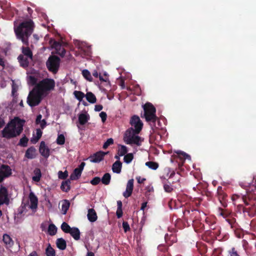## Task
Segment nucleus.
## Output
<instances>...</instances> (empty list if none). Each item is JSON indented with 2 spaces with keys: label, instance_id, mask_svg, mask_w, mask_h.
Returning a JSON list of instances; mask_svg holds the SVG:
<instances>
[{
  "label": "nucleus",
  "instance_id": "nucleus-1",
  "mask_svg": "<svg viewBox=\"0 0 256 256\" xmlns=\"http://www.w3.org/2000/svg\"><path fill=\"white\" fill-rule=\"evenodd\" d=\"M34 23L31 20L24 21L20 24L18 26L16 27L14 26V31L16 38L20 40L26 46L22 48V55L30 59L32 58V53L28 48V38L34 31Z\"/></svg>",
  "mask_w": 256,
  "mask_h": 256
},
{
  "label": "nucleus",
  "instance_id": "nucleus-2",
  "mask_svg": "<svg viewBox=\"0 0 256 256\" xmlns=\"http://www.w3.org/2000/svg\"><path fill=\"white\" fill-rule=\"evenodd\" d=\"M26 120L18 116L10 120L2 130V136L6 139H10L19 136L24 130Z\"/></svg>",
  "mask_w": 256,
  "mask_h": 256
},
{
  "label": "nucleus",
  "instance_id": "nucleus-3",
  "mask_svg": "<svg viewBox=\"0 0 256 256\" xmlns=\"http://www.w3.org/2000/svg\"><path fill=\"white\" fill-rule=\"evenodd\" d=\"M144 117L148 122H150L154 132L156 129H159L160 126V120L156 116V109L150 102H146L143 106Z\"/></svg>",
  "mask_w": 256,
  "mask_h": 256
},
{
  "label": "nucleus",
  "instance_id": "nucleus-4",
  "mask_svg": "<svg viewBox=\"0 0 256 256\" xmlns=\"http://www.w3.org/2000/svg\"><path fill=\"white\" fill-rule=\"evenodd\" d=\"M55 82L53 79L46 78L40 80L34 88L43 95L45 92L53 90Z\"/></svg>",
  "mask_w": 256,
  "mask_h": 256
},
{
  "label": "nucleus",
  "instance_id": "nucleus-5",
  "mask_svg": "<svg viewBox=\"0 0 256 256\" xmlns=\"http://www.w3.org/2000/svg\"><path fill=\"white\" fill-rule=\"evenodd\" d=\"M60 58L56 56L52 55L50 56L46 62V66L48 70L56 74L58 72L60 65Z\"/></svg>",
  "mask_w": 256,
  "mask_h": 256
},
{
  "label": "nucleus",
  "instance_id": "nucleus-6",
  "mask_svg": "<svg viewBox=\"0 0 256 256\" xmlns=\"http://www.w3.org/2000/svg\"><path fill=\"white\" fill-rule=\"evenodd\" d=\"M42 94L37 90H34L31 91L27 98V102L31 107H34L39 104L42 100Z\"/></svg>",
  "mask_w": 256,
  "mask_h": 256
},
{
  "label": "nucleus",
  "instance_id": "nucleus-7",
  "mask_svg": "<svg viewBox=\"0 0 256 256\" xmlns=\"http://www.w3.org/2000/svg\"><path fill=\"white\" fill-rule=\"evenodd\" d=\"M220 215L226 219V220L228 223L230 227L236 228L238 226V222L236 219L233 216L232 212L227 209L218 208Z\"/></svg>",
  "mask_w": 256,
  "mask_h": 256
},
{
  "label": "nucleus",
  "instance_id": "nucleus-8",
  "mask_svg": "<svg viewBox=\"0 0 256 256\" xmlns=\"http://www.w3.org/2000/svg\"><path fill=\"white\" fill-rule=\"evenodd\" d=\"M136 134L133 131L128 130L126 132V136L124 140L127 144H134L137 146L141 145V138L138 136H136Z\"/></svg>",
  "mask_w": 256,
  "mask_h": 256
},
{
  "label": "nucleus",
  "instance_id": "nucleus-9",
  "mask_svg": "<svg viewBox=\"0 0 256 256\" xmlns=\"http://www.w3.org/2000/svg\"><path fill=\"white\" fill-rule=\"evenodd\" d=\"M242 200L245 204L247 206H250L248 208L243 207L240 206L242 208L243 212L246 214H247L248 216L250 217H254L256 215V202H248L246 198L242 196Z\"/></svg>",
  "mask_w": 256,
  "mask_h": 256
},
{
  "label": "nucleus",
  "instance_id": "nucleus-10",
  "mask_svg": "<svg viewBox=\"0 0 256 256\" xmlns=\"http://www.w3.org/2000/svg\"><path fill=\"white\" fill-rule=\"evenodd\" d=\"M130 124L134 128V129L131 128V131H133L136 134H139L141 131L143 124L140 120V118L137 116H134L130 120Z\"/></svg>",
  "mask_w": 256,
  "mask_h": 256
},
{
  "label": "nucleus",
  "instance_id": "nucleus-11",
  "mask_svg": "<svg viewBox=\"0 0 256 256\" xmlns=\"http://www.w3.org/2000/svg\"><path fill=\"white\" fill-rule=\"evenodd\" d=\"M50 44L51 45L52 48L55 49L57 54L62 57L65 56L66 50L60 42L54 40H50Z\"/></svg>",
  "mask_w": 256,
  "mask_h": 256
},
{
  "label": "nucleus",
  "instance_id": "nucleus-12",
  "mask_svg": "<svg viewBox=\"0 0 256 256\" xmlns=\"http://www.w3.org/2000/svg\"><path fill=\"white\" fill-rule=\"evenodd\" d=\"M12 174V169L10 166L8 165L2 164L0 166V183L2 182L4 178L10 176Z\"/></svg>",
  "mask_w": 256,
  "mask_h": 256
},
{
  "label": "nucleus",
  "instance_id": "nucleus-13",
  "mask_svg": "<svg viewBox=\"0 0 256 256\" xmlns=\"http://www.w3.org/2000/svg\"><path fill=\"white\" fill-rule=\"evenodd\" d=\"M9 202L8 189L1 185L0 187V206L4 204H8Z\"/></svg>",
  "mask_w": 256,
  "mask_h": 256
},
{
  "label": "nucleus",
  "instance_id": "nucleus-14",
  "mask_svg": "<svg viewBox=\"0 0 256 256\" xmlns=\"http://www.w3.org/2000/svg\"><path fill=\"white\" fill-rule=\"evenodd\" d=\"M108 153V152H104L98 151L89 156L88 158L90 162L98 163L102 160L104 156Z\"/></svg>",
  "mask_w": 256,
  "mask_h": 256
},
{
  "label": "nucleus",
  "instance_id": "nucleus-15",
  "mask_svg": "<svg viewBox=\"0 0 256 256\" xmlns=\"http://www.w3.org/2000/svg\"><path fill=\"white\" fill-rule=\"evenodd\" d=\"M39 152L41 155L46 158L50 156V149L44 141L40 143Z\"/></svg>",
  "mask_w": 256,
  "mask_h": 256
},
{
  "label": "nucleus",
  "instance_id": "nucleus-16",
  "mask_svg": "<svg viewBox=\"0 0 256 256\" xmlns=\"http://www.w3.org/2000/svg\"><path fill=\"white\" fill-rule=\"evenodd\" d=\"M30 202V208L32 209H36L38 207V199L35 194L31 192L29 195Z\"/></svg>",
  "mask_w": 256,
  "mask_h": 256
},
{
  "label": "nucleus",
  "instance_id": "nucleus-17",
  "mask_svg": "<svg viewBox=\"0 0 256 256\" xmlns=\"http://www.w3.org/2000/svg\"><path fill=\"white\" fill-rule=\"evenodd\" d=\"M87 216L88 220L92 222H96L98 219L96 212L94 208L88 210Z\"/></svg>",
  "mask_w": 256,
  "mask_h": 256
},
{
  "label": "nucleus",
  "instance_id": "nucleus-18",
  "mask_svg": "<svg viewBox=\"0 0 256 256\" xmlns=\"http://www.w3.org/2000/svg\"><path fill=\"white\" fill-rule=\"evenodd\" d=\"M164 239L168 246H170L177 241L176 235L172 234L170 235L168 234H166Z\"/></svg>",
  "mask_w": 256,
  "mask_h": 256
},
{
  "label": "nucleus",
  "instance_id": "nucleus-19",
  "mask_svg": "<svg viewBox=\"0 0 256 256\" xmlns=\"http://www.w3.org/2000/svg\"><path fill=\"white\" fill-rule=\"evenodd\" d=\"M78 122L80 125L85 124L90 120V116L86 112L80 114L78 117Z\"/></svg>",
  "mask_w": 256,
  "mask_h": 256
},
{
  "label": "nucleus",
  "instance_id": "nucleus-20",
  "mask_svg": "<svg viewBox=\"0 0 256 256\" xmlns=\"http://www.w3.org/2000/svg\"><path fill=\"white\" fill-rule=\"evenodd\" d=\"M28 57L24 56L22 54H20L18 59L20 64V66L24 68H26L28 66L29 62Z\"/></svg>",
  "mask_w": 256,
  "mask_h": 256
},
{
  "label": "nucleus",
  "instance_id": "nucleus-21",
  "mask_svg": "<svg viewBox=\"0 0 256 256\" xmlns=\"http://www.w3.org/2000/svg\"><path fill=\"white\" fill-rule=\"evenodd\" d=\"M36 149L31 146L27 149L25 153V157L29 159H32L35 157Z\"/></svg>",
  "mask_w": 256,
  "mask_h": 256
},
{
  "label": "nucleus",
  "instance_id": "nucleus-22",
  "mask_svg": "<svg viewBox=\"0 0 256 256\" xmlns=\"http://www.w3.org/2000/svg\"><path fill=\"white\" fill-rule=\"evenodd\" d=\"M122 163L120 160H116L112 166V170L114 172L120 174L121 172Z\"/></svg>",
  "mask_w": 256,
  "mask_h": 256
},
{
  "label": "nucleus",
  "instance_id": "nucleus-23",
  "mask_svg": "<svg viewBox=\"0 0 256 256\" xmlns=\"http://www.w3.org/2000/svg\"><path fill=\"white\" fill-rule=\"evenodd\" d=\"M68 234H70L75 240H78L80 238V232L77 228H72V230H70V232H68Z\"/></svg>",
  "mask_w": 256,
  "mask_h": 256
},
{
  "label": "nucleus",
  "instance_id": "nucleus-24",
  "mask_svg": "<svg viewBox=\"0 0 256 256\" xmlns=\"http://www.w3.org/2000/svg\"><path fill=\"white\" fill-rule=\"evenodd\" d=\"M34 176H32V179L36 182H39L42 177L41 170L39 168H36L34 170Z\"/></svg>",
  "mask_w": 256,
  "mask_h": 256
},
{
  "label": "nucleus",
  "instance_id": "nucleus-25",
  "mask_svg": "<svg viewBox=\"0 0 256 256\" xmlns=\"http://www.w3.org/2000/svg\"><path fill=\"white\" fill-rule=\"evenodd\" d=\"M2 240L9 247H12L14 244V241L8 234H4L3 235Z\"/></svg>",
  "mask_w": 256,
  "mask_h": 256
},
{
  "label": "nucleus",
  "instance_id": "nucleus-26",
  "mask_svg": "<svg viewBox=\"0 0 256 256\" xmlns=\"http://www.w3.org/2000/svg\"><path fill=\"white\" fill-rule=\"evenodd\" d=\"M57 247L60 250H64L66 247V240L62 238H58L56 242Z\"/></svg>",
  "mask_w": 256,
  "mask_h": 256
},
{
  "label": "nucleus",
  "instance_id": "nucleus-27",
  "mask_svg": "<svg viewBox=\"0 0 256 256\" xmlns=\"http://www.w3.org/2000/svg\"><path fill=\"white\" fill-rule=\"evenodd\" d=\"M188 213L190 214V219L192 220V222H194L196 218V216L198 214H199V212L196 210H192L191 211L190 210H186L184 212V214H186Z\"/></svg>",
  "mask_w": 256,
  "mask_h": 256
},
{
  "label": "nucleus",
  "instance_id": "nucleus-28",
  "mask_svg": "<svg viewBox=\"0 0 256 256\" xmlns=\"http://www.w3.org/2000/svg\"><path fill=\"white\" fill-rule=\"evenodd\" d=\"M82 172L76 168L70 176V179L72 180H78L81 176Z\"/></svg>",
  "mask_w": 256,
  "mask_h": 256
},
{
  "label": "nucleus",
  "instance_id": "nucleus-29",
  "mask_svg": "<svg viewBox=\"0 0 256 256\" xmlns=\"http://www.w3.org/2000/svg\"><path fill=\"white\" fill-rule=\"evenodd\" d=\"M70 182L69 180L62 182L60 186L61 190L64 192H68L70 188Z\"/></svg>",
  "mask_w": 256,
  "mask_h": 256
},
{
  "label": "nucleus",
  "instance_id": "nucleus-30",
  "mask_svg": "<svg viewBox=\"0 0 256 256\" xmlns=\"http://www.w3.org/2000/svg\"><path fill=\"white\" fill-rule=\"evenodd\" d=\"M86 100L91 104L96 102V98L94 94L92 92H88L86 94Z\"/></svg>",
  "mask_w": 256,
  "mask_h": 256
},
{
  "label": "nucleus",
  "instance_id": "nucleus-31",
  "mask_svg": "<svg viewBox=\"0 0 256 256\" xmlns=\"http://www.w3.org/2000/svg\"><path fill=\"white\" fill-rule=\"evenodd\" d=\"M111 180V176L109 173H106L104 174L102 179H100L104 185H108L110 184Z\"/></svg>",
  "mask_w": 256,
  "mask_h": 256
},
{
  "label": "nucleus",
  "instance_id": "nucleus-32",
  "mask_svg": "<svg viewBox=\"0 0 256 256\" xmlns=\"http://www.w3.org/2000/svg\"><path fill=\"white\" fill-rule=\"evenodd\" d=\"M118 208L116 212L117 218H120L122 216V204L120 200L117 201Z\"/></svg>",
  "mask_w": 256,
  "mask_h": 256
},
{
  "label": "nucleus",
  "instance_id": "nucleus-33",
  "mask_svg": "<svg viewBox=\"0 0 256 256\" xmlns=\"http://www.w3.org/2000/svg\"><path fill=\"white\" fill-rule=\"evenodd\" d=\"M70 206L69 201L67 200H64L62 206V210L64 214H66Z\"/></svg>",
  "mask_w": 256,
  "mask_h": 256
},
{
  "label": "nucleus",
  "instance_id": "nucleus-34",
  "mask_svg": "<svg viewBox=\"0 0 256 256\" xmlns=\"http://www.w3.org/2000/svg\"><path fill=\"white\" fill-rule=\"evenodd\" d=\"M56 232L57 228L56 226L53 224H50L48 228V234L50 236H54L56 234Z\"/></svg>",
  "mask_w": 256,
  "mask_h": 256
},
{
  "label": "nucleus",
  "instance_id": "nucleus-35",
  "mask_svg": "<svg viewBox=\"0 0 256 256\" xmlns=\"http://www.w3.org/2000/svg\"><path fill=\"white\" fill-rule=\"evenodd\" d=\"M146 166L152 170H156L158 168L159 164L156 162L149 161L146 162Z\"/></svg>",
  "mask_w": 256,
  "mask_h": 256
},
{
  "label": "nucleus",
  "instance_id": "nucleus-36",
  "mask_svg": "<svg viewBox=\"0 0 256 256\" xmlns=\"http://www.w3.org/2000/svg\"><path fill=\"white\" fill-rule=\"evenodd\" d=\"M82 74L83 76L89 82L92 81V78L91 76L90 72L87 70H84L82 71Z\"/></svg>",
  "mask_w": 256,
  "mask_h": 256
},
{
  "label": "nucleus",
  "instance_id": "nucleus-37",
  "mask_svg": "<svg viewBox=\"0 0 256 256\" xmlns=\"http://www.w3.org/2000/svg\"><path fill=\"white\" fill-rule=\"evenodd\" d=\"M234 231L236 236L238 238H240L242 235V230L240 228V226L238 224V226L236 228L230 227Z\"/></svg>",
  "mask_w": 256,
  "mask_h": 256
},
{
  "label": "nucleus",
  "instance_id": "nucleus-38",
  "mask_svg": "<svg viewBox=\"0 0 256 256\" xmlns=\"http://www.w3.org/2000/svg\"><path fill=\"white\" fill-rule=\"evenodd\" d=\"M72 228H70V226L66 222H62L61 225V229L65 233L68 234V232H70Z\"/></svg>",
  "mask_w": 256,
  "mask_h": 256
},
{
  "label": "nucleus",
  "instance_id": "nucleus-39",
  "mask_svg": "<svg viewBox=\"0 0 256 256\" xmlns=\"http://www.w3.org/2000/svg\"><path fill=\"white\" fill-rule=\"evenodd\" d=\"M244 196L246 198L248 202H256V194H255L248 193L247 198L246 196Z\"/></svg>",
  "mask_w": 256,
  "mask_h": 256
},
{
  "label": "nucleus",
  "instance_id": "nucleus-40",
  "mask_svg": "<svg viewBox=\"0 0 256 256\" xmlns=\"http://www.w3.org/2000/svg\"><path fill=\"white\" fill-rule=\"evenodd\" d=\"M164 172L166 174V176H165L164 175H162V176H160V179L162 180H166V177H168L169 178H172L175 174L174 172L173 171V172H172L170 173V175L168 176V174H169L170 172V170L169 168L165 169L164 170Z\"/></svg>",
  "mask_w": 256,
  "mask_h": 256
},
{
  "label": "nucleus",
  "instance_id": "nucleus-41",
  "mask_svg": "<svg viewBox=\"0 0 256 256\" xmlns=\"http://www.w3.org/2000/svg\"><path fill=\"white\" fill-rule=\"evenodd\" d=\"M28 138H26L25 135H24V136L20 139L18 142V145L21 146L26 147L28 145Z\"/></svg>",
  "mask_w": 256,
  "mask_h": 256
},
{
  "label": "nucleus",
  "instance_id": "nucleus-42",
  "mask_svg": "<svg viewBox=\"0 0 256 256\" xmlns=\"http://www.w3.org/2000/svg\"><path fill=\"white\" fill-rule=\"evenodd\" d=\"M46 253V256H56V252L52 248L50 244L47 247Z\"/></svg>",
  "mask_w": 256,
  "mask_h": 256
},
{
  "label": "nucleus",
  "instance_id": "nucleus-43",
  "mask_svg": "<svg viewBox=\"0 0 256 256\" xmlns=\"http://www.w3.org/2000/svg\"><path fill=\"white\" fill-rule=\"evenodd\" d=\"M128 152L127 148L124 146H121L118 150V154L119 156H125Z\"/></svg>",
  "mask_w": 256,
  "mask_h": 256
},
{
  "label": "nucleus",
  "instance_id": "nucleus-44",
  "mask_svg": "<svg viewBox=\"0 0 256 256\" xmlns=\"http://www.w3.org/2000/svg\"><path fill=\"white\" fill-rule=\"evenodd\" d=\"M134 156L132 153H128L126 154L124 156V162L126 164H130Z\"/></svg>",
  "mask_w": 256,
  "mask_h": 256
},
{
  "label": "nucleus",
  "instance_id": "nucleus-45",
  "mask_svg": "<svg viewBox=\"0 0 256 256\" xmlns=\"http://www.w3.org/2000/svg\"><path fill=\"white\" fill-rule=\"evenodd\" d=\"M75 97L80 101H82L83 98L85 96L84 92L76 90L74 92Z\"/></svg>",
  "mask_w": 256,
  "mask_h": 256
},
{
  "label": "nucleus",
  "instance_id": "nucleus-46",
  "mask_svg": "<svg viewBox=\"0 0 256 256\" xmlns=\"http://www.w3.org/2000/svg\"><path fill=\"white\" fill-rule=\"evenodd\" d=\"M169 184H166L164 182H162L164 184V191L166 192H171L174 190V188H172V186L170 185V183L168 182Z\"/></svg>",
  "mask_w": 256,
  "mask_h": 256
},
{
  "label": "nucleus",
  "instance_id": "nucleus-47",
  "mask_svg": "<svg viewBox=\"0 0 256 256\" xmlns=\"http://www.w3.org/2000/svg\"><path fill=\"white\" fill-rule=\"evenodd\" d=\"M65 142V137L63 134H58L56 139V143L59 145H62Z\"/></svg>",
  "mask_w": 256,
  "mask_h": 256
},
{
  "label": "nucleus",
  "instance_id": "nucleus-48",
  "mask_svg": "<svg viewBox=\"0 0 256 256\" xmlns=\"http://www.w3.org/2000/svg\"><path fill=\"white\" fill-rule=\"evenodd\" d=\"M227 256H240V255L235 248H232L228 251Z\"/></svg>",
  "mask_w": 256,
  "mask_h": 256
},
{
  "label": "nucleus",
  "instance_id": "nucleus-49",
  "mask_svg": "<svg viewBox=\"0 0 256 256\" xmlns=\"http://www.w3.org/2000/svg\"><path fill=\"white\" fill-rule=\"evenodd\" d=\"M178 156L182 160H185L187 158H190V156L186 152L182 151H178L176 152Z\"/></svg>",
  "mask_w": 256,
  "mask_h": 256
},
{
  "label": "nucleus",
  "instance_id": "nucleus-50",
  "mask_svg": "<svg viewBox=\"0 0 256 256\" xmlns=\"http://www.w3.org/2000/svg\"><path fill=\"white\" fill-rule=\"evenodd\" d=\"M58 176L60 179L65 180L68 176V172L67 170L64 172L60 170L58 172Z\"/></svg>",
  "mask_w": 256,
  "mask_h": 256
},
{
  "label": "nucleus",
  "instance_id": "nucleus-51",
  "mask_svg": "<svg viewBox=\"0 0 256 256\" xmlns=\"http://www.w3.org/2000/svg\"><path fill=\"white\" fill-rule=\"evenodd\" d=\"M134 188V180L130 179L128 180L127 184L126 190L132 192Z\"/></svg>",
  "mask_w": 256,
  "mask_h": 256
},
{
  "label": "nucleus",
  "instance_id": "nucleus-52",
  "mask_svg": "<svg viewBox=\"0 0 256 256\" xmlns=\"http://www.w3.org/2000/svg\"><path fill=\"white\" fill-rule=\"evenodd\" d=\"M114 144V140L112 138H108L106 141L103 144L102 148L104 149H106L108 146Z\"/></svg>",
  "mask_w": 256,
  "mask_h": 256
},
{
  "label": "nucleus",
  "instance_id": "nucleus-53",
  "mask_svg": "<svg viewBox=\"0 0 256 256\" xmlns=\"http://www.w3.org/2000/svg\"><path fill=\"white\" fill-rule=\"evenodd\" d=\"M36 138L35 142H34L33 140H32V142L33 143H35L37 141H38V140L41 138L42 134V132L40 129L38 128V129H36Z\"/></svg>",
  "mask_w": 256,
  "mask_h": 256
},
{
  "label": "nucleus",
  "instance_id": "nucleus-54",
  "mask_svg": "<svg viewBox=\"0 0 256 256\" xmlns=\"http://www.w3.org/2000/svg\"><path fill=\"white\" fill-rule=\"evenodd\" d=\"M100 181L101 180L100 177L96 176L90 180V182L92 185L96 186L98 184Z\"/></svg>",
  "mask_w": 256,
  "mask_h": 256
},
{
  "label": "nucleus",
  "instance_id": "nucleus-55",
  "mask_svg": "<svg viewBox=\"0 0 256 256\" xmlns=\"http://www.w3.org/2000/svg\"><path fill=\"white\" fill-rule=\"evenodd\" d=\"M37 81L38 79L35 76H29V82L32 85H35L36 86V85L38 84Z\"/></svg>",
  "mask_w": 256,
  "mask_h": 256
},
{
  "label": "nucleus",
  "instance_id": "nucleus-56",
  "mask_svg": "<svg viewBox=\"0 0 256 256\" xmlns=\"http://www.w3.org/2000/svg\"><path fill=\"white\" fill-rule=\"evenodd\" d=\"M158 249L160 252H166L168 251V246L162 244H160L158 246Z\"/></svg>",
  "mask_w": 256,
  "mask_h": 256
},
{
  "label": "nucleus",
  "instance_id": "nucleus-57",
  "mask_svg": "<svg viewBox=\"0 0 256 256\" xmlns=\"http://www.w3.org/2000/svg\"><path fill=\"white\" fill-rule=\"evenodd\" d=\"M122 228L125 232L130 230V227L129 224L127 222L124 221L122 222Z\"/></svg>",
  "mask_w": 256,
  "mask_h": 256
},
{
  "label": "nucleus",
  "instance_id": "nucleus-58",
  "mask_svg": "<svg viewBox=\"0 0 256 256\" xmlns=\"http://www.w3.org/2000/svg\"><path fill=\"white\" fill-rule=\"evenodd\" d=\"M218 198H219L220 201V200H225V198L227 196L226 194L224 193L222 191L218 192Z\"/></svg>",
  "mask_w": 256,
  "mask_h": 256
},
{
  "label": "nucleus",
  "instance_id": "nucleus-59",
  "mask_svg": "<svg viewBox=\"0 0 256 256\" xmlns=\"http://www.w3.org/2000/svg\"><path fill=\"white\" fill-rule=\"evenodd\" d=\"M210 228L214 230H215L214 233L216 234L219 235L220 234V227L218 228V229H216V227L214 226V224H212L210 226Z\"/></svg>",
  "mask_w": 256,
  "mask_h": 256
},
{
  "label": "nucleus",
  "instance_id": "nucleus-60",
  "mask_svg": "<svg viewBox=\"0 0 256 256\" xmlns=\"http://www.w3.org/2000/svg\"><path fill=\"white\" fill-rule=\"evenodd\" d=\"M100 116L103 122H106V118H107V114H106V112H102L100 114Z\"/></svg>",
  "mask_w": 256,
  "mask_h": 256
},
{
  "label": "nucleus",
  "instance_id": "nucleus-61",
  "mask_svg": "<svg viewBox=\"0 0 256 256\" xmlns=\"http://www.w3.org/2000/svg\"><path fill=\"white\" fill-rule=\"evenodd\" d=\"M132 192L126 190V191L124 192L123 196L124 198H128L132 195Z\"/></svg>",
  "mask_w": 256,
  "mask_h": 256
},
{
  "label": "nucleus",
  "instance_id": "nucleus-62",
  "mask_svg": "<svg viewBox=\"0 0 256 256\" xmlns=\"http://www.w3.org/2000/svg\"><path fill=\"white\" fill-rule=\"evenodd\" d=\"M136 180L138 184H143L146 180L145 178H142L140 176L136 177Z\"/></svg>",
  "mask_w": 256,
  "mask_h": 256
},
{
  "label": "nucleus",
  "instance_id": "nucleus-63",
  "mask_svg": "<svg viewBox=\"0 0 256 256\" xmlns=\"http://www.w3.org/2000/svg\"><path fill=\"white\" fill-rule=\"evenodd\" d=\"M103 108V106L101 104H96L94 106V110L96 112H100L102 110Z\"/></svg>",
  "mask_w": 256,
  "mask_h": 256
},
{
  "label": "nucleus",
  "instance_id": "nucleus-64",
  "mask_svg": "<svg viewBox=\"0 0 256 256\" xmlns=\"http://www.w3.org/2000/svg\"><path fill=\"white\" fill-rule=\"evenodd\" d=\"M42 116L40 114H39L37 116L36 120V124H40V122H42Z\"/></svg>",
  "mask_w": 256,
  "mask_h": 256
}]
</instances>
